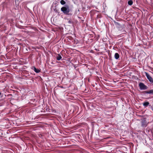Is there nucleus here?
I'll use <instances>...</instances> for the list:
<instances>
[{
    "mask_svg": "<svg viewBox=\"0 0 153 153\" xmlns=\"http://www.w3.org/2000/svg\"><path fill=\"white\" fill-rule=\"evenodd\" d=\"M61 10L65 14L68 15L70 12L69 6L68 5H66L65 6L62 7Z\"/></svg>",
    "mask_w": 153,
    "mask_h": 153,
    "instance_id": "obj_1",
    "label": "nucleus"
},
{
    "mask_svg": "<svg viewBox=\"0 0 153 153\" xmlns=\"http://www.w3.org/2000/svg\"><path fill=\"white\" fill-rule=\"evenodd\" d=\"M141 126L142 127H146L148 125V123L146 118H143L140 119Z\"/></svg>",
    "mask_w": 153,
    "mask_h": 153,
    "instance_id": "obj_2",
    "label": "nucleus"
},
{
    "mask_svg": "<svg viewBox=\"0 0 153 153\" xmlns=\"http://www.w3.org/2000/svg\"><path fill=\"white\" fill-rule=\"evenodd\" d=\"M140 90H146L147 89L148 87L144 83L142 82H140L139 85Z\"/></svg>",
    "mask_w": 153,
    "mask_h": 153,
    "instance_id": "obj_3",
    "label": "nucleus"
},
{
    "mask_svg": "<svg viewBox=\"0 0 153 153\" xmlns=\"http://www.w3.org/2000/svg\"><path fill=\"white\" fill-rule=\"evenodd\" d=\"M146 76L147 79L149 82L152 83H153V79L150 76V75L147 73L145 72Z\"/></svg>",
    "mask_w": 153,
    "mask_h": 153,
    "instance_id": "obj_4",
    "label": "nucleus"
},
{
    "mask_svg": "<svg viewBox=\"0 0 153 153\" xmlns=\"http://www.w3.org/2000/svg\"><path fill=\"white\" fill-rule=\"evenodd\" d=\"M31 68L32 70H33L36 73H39L40 71L39 70L36 68L34 66L32 67Z\"/></svg>",
    "mask_w": 153,
    "mask_h": 153,
    "instance_id": "obj_5",
    "label": "nucleus"
},
{
    "mask_svg": "<svg viewBox=\"0 0 153 153\" xmlns=\"http://www.w3.org/2000/svg\"><path fill=\"white\" fill-rule=\"evenodd\" d=\"M144 93L153 94V89H152L148 91H145L143 92Z\"/></svg>",
    "mask_w": 153,
    "mask_h": 153,
    "instance_id": "obj_6",
    "label": "nucleus"
},
{
    "mask_svg": "<svg viewBox=\"0 0 153 153\" xmlns=\"http://www.w3.org/2000/svg\"><path fill=\"white\" fill-rule=\"evenodd\" d=\"M149 104V103L148 102H144L143 103V105L145 107H147Z\"/></svg>",
    "mask_w": 153,
    "mask_h": 153,
    "instance_id": "obj_7",
    "label": "nucleus"
},
{
    "mask_svg": "<svg viewBox=\"0 0 153 153\" xmlns=\"http://www.w3.org/2000/svg\"><path fill=\"white\" fill-rule=\"evenodd\" d=\"M62 58L61 56L59 54H57L56 56V59L57 60H60Z\"/></svg>",
    "mask_w": 153,
    "mask_h": 153,
    "instance_id": "obj_8",
    "label": "nucleus"
},
{
    "mask_svg": "<svg viewBox=\"0 0 153 153\" xmlns=\"http://www.w3.org/2000/svg\"><path fill=\"white\" fill-rule=\"evenodd\" d=\"M114 57L116 59H117L120 57V55L118 53H116L114 55Z\"/></svg>",
    "mask_w": 153,
    "mask_h": 153,
    "instance_id": "obj_9",
    "label": "nucleus"
},
{
    "mask_svg": "<svg viewBox=\"0 0 153 153\" xmlns=\"http://www.w3.org/2000/svg\"><path fill=\"white\" fill-rule=\"evenodd\" d=\"M133 1L132 0H130L128 1V4L129 5H131L133 4Z\"/></svg>",
    "mask_w": 153,
    "mask_h": 153,
    "instance_id": "obj_10",
    "label": "nucleus"
},
{
    "mask_svg": "<svg viewBox=\"0 0 153 153\" xmlns=\"http://www.w3.org/2000/svg\"><path fill=\"white\" fill-rule=\"evenodd\" d=\"M60 3L62 5H64L66 3L65 2L64 0H61L60 1Z\"/></svg>",
    "mask_w": 153,
    "mask_h": 153,
    "instance_id": "obj_11",
    "label": "nucleus"
},
{
    "mask_svg": "<svg viewBox=\"0 0 153 153\" xmlns=\"http://www.w3.org/2000/svg\"><path fill=\"white\" fill-rule=\"evenodd\" d=\"M68 22L69 24H73V22L72 21V20L71 19L68 20Z\"/></svg>",
    "mask_w": 153,
    "mask_h": 153,
    "instance_id": "obj_12",
    "label": "nucleus"
},
{
    "mask_svg": "<svg viewBox=\"0 0 153 153\" xmlns=\"http://www.w3.org/2000/svg\"><path fill=\"white\" fill-rule=\"evenodd\" d=\"M1 94V93L0 92V96Z\"/></svg>",
    "mask_w": 153,
    "mask_h": 153,
    "instance_id": "obj_13",
    "label": "nucleus"
},
{
    "mask_svg": "<svg viewBox=\"0 0 153 153\" xmlns=\"http://www.w3.org/2000/svg\"><path fill=\"white\" fill-rule=\"evenodd\" d=\"M117 24H119V23H118V22H117Z\"/></svg>",
    "mask_w": 153,
    "mask_h": 153,
    "instance_id": "obj_14",
    "label": "nucleus"
},
{
    "mask_svg": "<svg viewBox=\"0 0 153 153\" xmlns=\"http://www.w3.org/2000/svg\"><path fill=\"white\" fill-rule=\"evenodd\" d=\"M152 111H153V108H152Z\"/></svg>",
    "mask_w": 153,
    "mask_h": 153,
    "instance_id": "obj_15",
    "label": "nucleus"
},
{
    "mask_svg": "<svg viewBox=\"0 0 153 153\" xmlns=\"http://www.w3.org/2000/svg\"><path fill=\"white\" fill-rule=\"evenodd\" d=\"M109 138V137H107L106 138L107 139V138Z\"/></svg>",
    "mask_w": 153,
    "mask_h": 153,
    "instance_id": "obj_16",
    "label": "nucleus"
}]
</instances>
